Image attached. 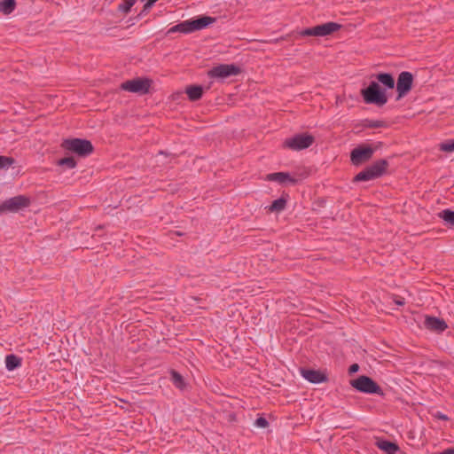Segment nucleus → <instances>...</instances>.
Listing matches in <instances>:
<instances>
[{
  "instance_id": "nucleus-1",
  "label": "nucleus",
  "mask_w": 454,
  "mask_h": 454,
  "mask_svg": "<svg viewBox=\"0 0 454 454\" xmlns=\"http://www.w3.org/2000/svg\"><path fill=\"white\" fill-rule=\"evenodd\" d=\"M60 147L79 157H87L94 152L92 143L88 139L83 138H66L62 141Z\"/></svg>"
},
{
  "instance_id": "nucleus-2",
  "label": "nucleus",
  "mask_w": 454,
  "mask_h": 454,
  "mask_svg": "<svg viewBox=\"0 0 454 454\" xmlns=\"http://www.w3.org/2000/svg\"><path fill=\"white\" fill-rule=\"evenodd\" d=\"M388 161L380 159L367 166L364 170L355 176L354 182H366L382 176L388 168Z\"/></svg>"
},
{
  "instance_id": "nucleus-3",
  "label": "nucleus",
  "mask_w": 454,
  "mask_h": 454,
  "mask_svg": "<svg viewBox=\"0 0 454 454\" xmlns=\"http://www.w3.org/2000/svg\"><path fill=\"white\" fill-rule=\"evenodd\" d=\"M364 103L382 106L387 102V96L377 82H371L368 87L361 90Z\"/></svg>"
},
{
  "instance_id": "nucleus-4",
  "label": "nucleus",
  "mask_w": 454,
  "mask_h": 454,
  "mask_svg": "<svg viewBox=\"0 0 454 454\" xmlns=\"http://www.w3.org/2000/svg\"><path fill=\"white\" fill-rule=\"evenodd\" d=\"M350 385L356 390L368 395H379L383 396L385 394L380 386L372 378L366 375H361L356 379L350 380Z\"/></svg>"
},
{
  "instance_id": "nucleus-5",
  "label": "nucleus",
  "mask_w": 454,
  "mask_h": 454,
  "mask_svg": "<svg viewBox=\"0 0 454 454\" xmlns=\"http://www.w3.org/2000/svg\"><path fill=\"white\" fill-rule=\"evenodd\" d=\"M31 204L29 197L25 195H18L8 200H5L0 204V214L7 212L17 213L26 207H28Z\"/></svg>"
},
{
  "instance_id": "nucleus-6",
  "label": "nucleus",
  "mask_w": 454,
  "mask_h": 454,
  "mask_svg": "<svg viewBox=\"0 0 454 454\" xmlns=\"http://www.w3.org/2000/svg\"><path fill=\"white\" fill-rule=\"evenodd\" d=\"M340 27V24L330 21L312 27L305 28L301 31L300 35L301 36H326L338 31Z\"/></svg>"
},
{
  "instance_id": "nucleus-7",
  "label": "nucleus",
  "mask_w": 454,
  "mask_h": 454,
  "mask_svg": "<svg viewBox=\"0 0 454 454\" xmlns=\"http://www.w3.org/2000/svg\"><path fill=\"white\" fill-rule=\"evenodd\" d=\"M315 141L312 135L308 133L296 134L284 142V146L294 151H301L309 148Z\"/></svg>"
},
{
  "instance_id": "nucleus-8",
  "label": "nucleus",
  "mask_w": 454,
  "mask_h": 454,
  "mask_svg": "<svg viewBox=\"0 0 454 454\" xmlns=\"http://www.w3.org/2000/svg\"><path fill=\"white\" fill-rule=\"evenodd\" d=\"M152 80L148 78H135L121 84V89L126 91L145 95L149 92Z\"/></svg>"
},
{
  "instance_id": "nucleus-9",
  "label": "nucleus",
  "mask_w": 454,
  "mask_h": 454,
  "mask_svg": "<svg viewBox=\"0 0 454 454\" xmlns=\"http://www.w3.org/2000/svg\"><path fill=\"white\" fill-rule=\"evenodd\" d=\"M240 73V67L235 64H221L211 68L207 72V75L211 78L225 79L238 75Z\"/></svg>"
},
{
  "instance_id": "nucleus-10",
  "label": "nucleus",
  "mask_w": 454,
  "mask_h": 454,
  "mask_svg": "<svg viewBox=\"0 0 454 454\" xmlns=\"http://www.w3.org/2000/svg\"><path fill=\"white\" fill-rule=\"evenodd\" d=\"M375 148L370 145H361L350 153V160L353 165L359 166L372 159Z\"/></svg>"
},
{
  "instance_id": "nucleus-11",
  "label": "nucleus",
  "mask_w": 454,
  "mask_h": 454,
  "mask_svg": "<svg viewBox=\"0 0 454 454\" xmlns=\"http://www.w3.org/2000/svg\"><path fill=\"white\" fill-rule=\"evenodd\" d=\"M413 75L408 71H403L399 74L396 82V90L398 93L397 100L406 96L412 89Z\"/></svg>"
},
{
  "instance_id": "nucleus-12",
  "label": "nucleus",
  "mask_w": 454,
  "mask_h": 454,
  "mask_svg": "<svg viewBox=\"0 0 454 454\" xmlns=\"http://www.w3.org/2000/svg\"><path fill=\"white\" fill-rule=\"evenodd\" d=\"M216 21V18L201 15L195 17L193 19H190L185 20L186 22V27H187V33L191 34L195 31L202 30L211 24L215 23Z\"/></svg>"
},
{
  "instance_id": "nucleus-13",
  "label": "nucleus",
  "mask_w": 454,
  "mask_h": 454,
  "mask_svg": "<svg viewBox=\"0 0 454 454\" xmlns=\"http://www.w3.org/2000/svg\"><path fill=\"white\" fill-rule=\"evenodd\" d=\"M424 326L427 330L436 333H442L448 328V325L443 319L434 316L425 317Z\"/></svg>"
},
{
  "instance_id": "nucleus-14",
  "label": "nucleus",
  "mask_w": 454,
  "mask_h": 454,
  "mask_svg": "<svg viewBox=\"0 0 454 454\" xmlns=\"http://www.w3.org/2000/svg\"><path fill=\"white\" fill-rule=\"evenodd\" d=\"M300 371L301 376L310 383L318 384L328 380L327 375L319 370L301 368Z\"/></svg>"
},
{
  "instance_id": "nucleus-15",
  "label": "nucleus",
  "mask_w": 454,
  "mask_h": 454,
  "mask_svg": "<svg viewBox=\"0 0 454 454\" xmlns=\"http://www.w3.org/2000/svg\"><path fill=\"white\" fill-rule=\"evenodd\" d=\"M266 181L278 182L284 184L288 182L289 184L295 185L298 183V179L290 176L287 172H275L268 174L265 177Z\"/></svg>"
},
{
  "instance_id": "nucleus-16",
  "label": "nucleus",
  "mask_w": 454,
  "mask_h": 454,
  "mask_svg": "<svg viewBox=\"0 0 454 454\" xmlns=\"http://www.w3.org/2000/svg\"><path fill=\"white\" fill-rule=\"evenodd\" d=\"M375 446L388 454L390 452H396L400 450V447L397 443L394 442L387 441L381 437L375 438Z\"/></svg>"
},
{
  "instance_id": "nucleus-17",
  "label": "nucleus",
  "mask_w": 454,
  "mask_h": 454,
  "mask_svg": "<svg viewBox=\"0 0 454 454\" xmlns=\"http://www.w3.org/2000/svg\"><path fill=\"white\" fill-rule=\"evenodd\" d=\"M185 93L190 101H197L200 99L204 93V89L200 85H189L185 88Z\"/></svg>"
},
{
  "instance_id": "nucleus-18",
  "label": "nucleus",
  "mask_w": 454,
  "mask_h": 454,
  "mask_svg": "<svg viewBox=\"0 0 454 454\" xmlns=\"http://www.w3.org/2000/svg\"><path fill=\"white\" fill-rule=\"evenodd\" d=\"M22 359L14 354L5 356V367L8 371H13L21 366Z\"/></svg>"
},
{
  "instance_id": "nucleus-19",
  "label": "nucleus",
  "mask_w": 454,
  "mask_h": 454,
  "mask_svg": "<svg viewBox=\"0 0 454 454\" xmlns=\"http://www.w3.org/2000/svg\"><path fill=\"white\" fill-rule=\"evenodd\" d=\"M376 79L387 89H393L395 87L394 76L389 73H379L376 74Z\"/></svg>"
},
{
  "instance_id": "nucleus-20",
  "label": "nucleus",
  "mask_w": 454,
  "mask_h": 454,
  "mask_svg": "<svg viewBox=\"0 0 454 454\" xmlns=\"http://www.w3.org/2000/svg\"><path fill=\"white\" fill-rule=\"evenodd\" d=\"M15 0H0V13L4 15H10L16 8Z\"/></svg>"
},
{
  "instance_id": "nucleus-21",
  "label": "nucleus",
  "mask_w": 454,
  "mask_h": 454,
  "mask_svg": "<svg viewBox=\"0 0 454 454\" xmlns=\"http://www.w3.org/2000/svg\"><path fill=\"white\" fill-rule=\"evenodd\" d=\"M360 126L366 129L387 128V124L385 121L364 119L361 121Z\"/></svg>"
},
{
  "instance_id": "nucleus-22",
  "label": "nucleus",
  "mask_w": 454,
  "mask_h": 454,
  "mask_svg": "<svg viewBox=\"0 0 454 454\" xmlns=\"http://www.w3.org/2000/svg\"><path fill=\"white\" fill-rule=\"evenodd\" d=\"M171 381L175 385L176 387L180 390H184L186 387V383L184 377L176 371H170Z\"/></svg>"
},
{
  "instance_id": "nucleus-23",
  "label": "nucleus",
  "mask_w": 454,
  "mask_h": 454,
  "mask_svg": "<svg viewBox=\"0 0 454 454\" xmlns=\"http://www.w3.org/2000/svg\"><path fill=\"white\" fill-rule=\"evenodd\" d=\"M286 199H285L283 196L278 198V200H275L271 205L269 207L270 212H281L283 211L286 207Z\"/></svg>"
},
{
  "instance_id": "nucleus-24",
  "label": "nucleus",
  "mask_w": 454,
  "mask_h": 454,
  "mask_svg": "<svg viewBox=\"0 0 454 454\" xmlns=\"http://www.w3.org/2000/svg\"><path fill=\"white\" fill-rule=\"evenodd\" d=\"M59 167H66L68 169L74 168L77 165L75 159L73 156L64 157L57 161Z\"/></svg>"
},
{
  "instance_id": "nucleus-25",
  "label": "nucleus",
  "mask_w": 454,
  "mask_h": 454,
  "mask_svg": "<svg viewBox=\"0 0 454 454\" xmlns=\"http://www.w3.org/2000/svg\"><path fill=\"white\" fill-rule=\"evenodd\" d=\"M439 217L449 223L450 226H454V211L451 209H444L439 213Z\"/></svg>"
},
{
  "instance_id": "nucleus-26",
  "label": "nucleus",
  "mask_w": 454,
  "mask_h": 454,
  "mask_svg": "<svg viewBox=\"0 0 454 454\" xmlns=\"http://www.w3.org/2000/svg\"><path fill=\"white\" fill-rule=\"evenodd\" d=\"M137 0H123V3L118 5V11L127 14L130 12L132 6L136 4Z\"/></svg>"
},
{
  "instance_id": "nucleus-27",
  "label": "nucleus",
  "mask_w": 454,
  "mask_h": 454,
  "mask_svg": "<svg viewBox=\"0 0 454 454\" xmlns=\"http://www.w3.org/2000/svg\"><path fill=\"white\" fill-rule=\"evenodd\" d=\"M176 32H180V33H184V34H188L187 33V27H186V22L185 20L183 21V22H180L173 27H171L167 34H171V33H176Z\"/></svg>"
},
{
  "instance_id": "nucleus-28",
  "label": "nucleus",
  "mask_w": 454,
  "mask_h": 454,
  "mask_svg": "<svg viewBox=\"0 0 454 454\" xmlns=\"http://www.w3.org/2000/svg\"><path fill=\"white\" fill-rule=\"evenodd\" d=\"M15 162L12 157L0 155V169L7 168Z\"/></svg>"
},
{
  "instance_id": "nucleus-29",
  "label": "nucleus",
  "mask_w": 454,
  "mask_h": 454,
  "mask_svg": "<svg viewBox=\"0 0 454 454\" xmlns=\"http://www.w3.org/2000/svg\"><path fill=\"white\" fill-rule=\"evenodd\" d=\"M440 150L442 152L451 153L454 152V139L447 140L440 144Z\"/></svg>"
},
{
  "instance_id": "nucleus-30",
  "label": "nucleus",
  "mask_w": 454,
  "mask_h": 454,
  "mask_svg": "<svg viewBox=\"0 0 454 454\" xmlns=\"http://www.w3.org/2000/svg\"><path fill=\"white\" fill-rule=\"evenodd\" d=\"M254 425L261 428H265L269 426L268 420L263 417H259L255 419Z\"/></svg>"
},
{
  "instance_id": "nucleus-31",
  "label": "nucleus",
  "mask_w": 454,
  "mask_h": 454,
  "mask_svg": "<svg viewBox=\"0 0 454 454\" xmlns=\"http://www.w3.org/2000/svg\"><path fill=\"white\" fill-rule=\"evenodd\" d=\"M359 368L360 367H359L358 364H353L348 368V373L354 374L359 371Z\"/></svg>"
},
{
  "instance_id": "nucleus-32",
  "label": "nucleus",
  "mask_w": 454,
  "mask_h": 454,
  "mask_svg": "<svg viewBox=\"0 0 454 454\" xmlns=\"http://www.w3.org/2000/svg\"><path fill=\"white\" fill-rule=\"evenodd\" d=\"M434 418L440 419V420H449V417L443 413H442L441 411H437L434 415Z\"/></svg>"
},
{
  "instance_id": "nucleus-33",
  "label": "nucleus",
  "mask_w": 454,
  "mask_h": 454,
  "mask_svg": "<svg viewBox=\"0 0 454 454\" xmlns=\"http://www.w3.org/2000/svg\"><path fill=\"white\" fill-rule=\"evenodd\" d=\"M153 6V4H148V2H146L143 7V12H147L148 10H150L152 7Z\"/></svg>"
},
{
  "instance_id": "nucleus-34",
  "label": "nucleus",
  "mask_w": 454,
  "mask_h": 454,
  "mask_svg": "<svg viewBox=\"0 0 454 454\" xmlns=\"http://www.w3.org/2000/svg\"><path fill=\"white\" fill-rule=\"evenodd\" d=\"M395 304L399 305V306H403L404 304V300L402 298V299H398V300H395Z\"/></svg>"
},
{
  "instance_id": "nucleus-35",
  "label": "nucleus",
  "mask_w": 454,
  "mask_h": 454,
  "mask_svg": "<svg viewBox=\"0 0 454 454\" xmlns=\"http://www.w3.org/2000/svg\"><path fill=\"white\" fill-rule=\"evenodd\" d=\"M382 145H383V143H382V142H377V143L375 144V145H374V146H372V148H375V151H376L377 149L380 148Z\"/></svg>"
},
{
  "instance_id": "nucleus-36",
  "label": "nucleus",
  "mask_w": 454,
  "mask_h": 454,
  "mask_svg": "<svg viewBox=\"0 0 454 454\" xmlns=\"http://www.w3.org/2000/svg\"><path fill=\"white\" fill-rule=\"evenodd\" d=\"M146 2H148V4H154L156 2H158V0H145Z\"/></svg>"
}]
</instances>
